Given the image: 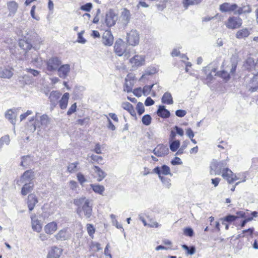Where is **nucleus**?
I'll return each instance as SVG.
<instances>
[{"instance_id": "42", "label": "nucleus", "mask_w": 258, "mask_h": 258, "mask_svg": "<svg viewBox=\"0 0 258 258\" xmlns=\"http://www.w3.org/2000/svg\"><path fill=\"white\" fill-rule=\"evenodd\" d=\"M90 158L91 159V163L93 164L98 163V164H103L101 163V161L103 160V158L100 156L92 155L90 156Z\"/></svg>"}, {"instance_id": "50", "label": "nucleus", "mask_w": 258, "mask_h": 258, "mask_svg": "<svg viewBox=\"0 0 258 258\" xmlns=\"http://www.w3.org/2000/svg\"><path fill=\"white\" fill-rule=\"evenodd\" d=\"M182 247L184 249L187 251V254H192L195 252V247L193 246L189 247L186 245H183Z\"/></svg>"}, {"instance_id": "10", "label": "nucleus", "mask_w": 258, "mask_h": 258, "mask_svg": "<svg viewBox=\"0 0 258 258\" xmlns=\"http://www.w3.org/2000/svg\"><path fill=\"white\" fill-rule=\"evenodd\" d=\"M63 249L56 246L51 247L48 252L47 258H62Z\"/></svg>"}, {"instance_id": "59", "label": "nucleus", "mask_w": 258, "mask_h": 258, "mask_svg": "<svg viewBox=\"0 0 258 258\" xmlns=\"http://www.w3.org/2000/svg\"><path fill=\"white\" fill-rule=\"evenodd\" d=\"M134 94L137 97H140L143 93V89L141 88L135 89L133 91Z\"/></svg>"}, {"instance_id": "46", "label": "nucleus", "mask_w": 258, "mask_h": 258, "mask_svg": "<svg viewBox=\"0 0 258 258\" xmlns=\"http://www.w3.org/2000/svg\"><path fill=\"white\" fill-rule=\"evenodd\" d=\"M136 109L137 110V112L139 115H142L145 111V107L143 104L139 102L136 106Z\"/></svg>"}, {"instance_id": "61", "label": "nucleus", "mask_w": 258, "mask_h": 258, "mask_svg": "<svg viewBox=\"0 0 258 258\" xmlns=\"http://www.w3.org/2000/svg\"><path fill=\"white\" fill-rule=\"evenodd\" d=\"M186 112L184 110L179 109L176 111L175 114L176 116L182 117L185 115Z\"/></svg>"}, {"instance_id": "18", "label": "nucleus", "mask_w": 258, "mask_h": 258, "mask_svg": "<svg viewBox=\"0 0 258 258\" xmlns=\"http://www.w3.org/2000/svg\"><path fill=\"white\" fill-rule=\"evenodd\" d=\"M7 8L9 11V16H14L18 9V4L15 1H10L7 3Z\"/></svg>"}, {"instance_id": "60", "label": "nucleus", "mask_w": 258, "mask_h": 258, "mask_svg": "<svg viewBox=\"0 0 258 258\" xmlns=\"http://www.w3.org/2000/svg\"><path fill=\"white\" fill-rule=\"evenodd\" d=\"M171 163L173 165H181V164H182V162L181 161V159L179 157H176L174 158V159H173L171 161Z\"/></svg>"}, {"instance_id": "17", "label": "nucleus", "mask_w": 258, "mask_h": 258, "mask_svg": "<svg viewBox=\"0 0 258 258\" xmlns=\"http://www.w3.org/2000/svg\"><path fill=\"white\" fill-rule=\"evenodd\" d=\"M61 95V93L56 91H52L49 96V99L50 102L51 106L54 107L58 102Z\"/></svg>"}, {"instance_id": "13", "label": "nucleus", "mask_w": 258, "mask_h": 258, "mask_svg": "<svg viewBox=\"0 0 258 258\" xmlns=\"http://www.w3.org/2000/svg\"><path fill=\"white\" fill-rule=\"evenodd\" d=\"M169 150L167 146L163 145H158L154 150V153L158 157H162L166 155Z\"/></svg>"}, {"instance_id": "11", "label": "nucleus", "mask_w": 258, "mask_h": 258, "mask_svg": "<svg viewBox=\"0 0 258 258\" xmlns=\"http://www.w3.org/2000/svg\"><path fill=\"white\" fill-rule=\"evenodd\" d=\"M102 41L105 46H111L114 42V37L110 30H105L102 36Z\"/></svg>"}, {"instance_id": "27", "label": "nucleus", "mask_w": 258, "mask_h": 258, "mask_svg": "<svg viewBox=\"0 0 258 258\" xmlns=\"http://www.w3.org/2000/svg\"><path fill=\"white\" fill-rule=\"evenodd\" d=\"M33 187L34 184L33 182L26 183L22 187L21 193L23 196H26L33 190Z\"/></svg>"}, {"instance_id": "45", "label": "nucleus", "mask_w": 258, "mask_h": 258, "mask_svg": "<svg viewBox=\"0 0 258 258\" xmlns=\"http://www.w3.org/2000/svg\"><path fill=\"white\" fill-rule=\"evenodd\" d=\"M10 142V137L8 135H5L0 139V148L4 145H9Z\"/></svg>"}, {"instance_id": "48", "label": "nucleus", "mask_w": 258, "mask_h": 258, "mask_svg": "<svg viewBox=\"0 0 258 258\" xmlns=\"http://www.w3.org/2000/svg\"><path fill=\"white\" fill-rule=\"evenodd\" d=\"M92 8V4L90 3H87L84 5H82L80 7V9L82 11L89 12L91 11Z\"/></svg>"}, {"instance_id": "21", "label": "nucleus", "mask_w": 258, "mask_h": 258, "mask_svg": "<svg viewBox=\"0 0 258 258\" xmlns=\"http://www.w3.org/2000/svg\"><path fill=\"white\" fill-rule=\"evenodd\" d=\"M57 229V225L55 222H51L47 224L44 227L45 232L48 234H52Z\"/></svg>"}, {"instance_id": "12", "label": "nucleus", "mask_w": 258, "mask_h": 258, "mask_svg": "<svg viewBox=\"0 0 258 258\" xmlns=\"http://www.w3.org/2000/svg\"><path fill=\"white\" fill-rule=\"evenodd\" d=\"M115 53L119 56H122L125 52L124 42L121 40L116 41L114 46Z\"/></svg>"}, {"instance_id": "52", "label": "nucleus", "mask_w": 258, "mask_h": 258, "mask_svg": "<svg viewBox=\"0 0 258 258\" xmlns=\"http://www.w3.org/2000/svg\"><path fill=\"white\" fill-rule=\"evenodd\" d=\"M84 33V31H82L78 34L77 42L80 43H85L86 41V39L83 37V35Z\"/></svg>"}, {"instance_id": "38", "label": "nucleus", "mask_w": 258, "mask_h": 258, "mask_svg": "<svg viewBox=\"0 0 258 258\" xmlns=\"http://www.w3.org/2000/svg\"><path fill=\"white\" fill-rule=\"evenodd\" d=\"M121 17L126 22H128L131 18V13L128 10L124 8L121 13Z\"/></svg>"}, {"instance_id": "34", "label": "nucleus", "mask_w": 258, "mask_h": 258, "mask_svg": "<svg viewBox=\"0 0 258 258\" xmlns=\"http://www.w3.org/2000/svg\"><path fill=\"white\" fill-rule=\"evenodd\" d=\"M34 172L32 170L26 171L21 176V179L24 180H32L33 178Z\"/></svg>"}, {"instance_id": "40", "label": "nucleus", "mask_w": 258, "mask_h": 258, "mask_svg": "<svg viewBox=\"0 0 258 258\" xmlns=\"http://www.w3.org/2000/svg\"><path fill=\"white\" fill-rule=\"evenodd\" d=\"M86 229L89 235L93 238L96 232V229L93 225L92 224H87L86 225Z\"/></svg>"}, {"instance_id": "32", "label": "nucleus", "mask_w": 258, "mask_h": 258, "mask_svg": "<svg viewBox=\"0 0 258 258\" xmlns=\"http://www.w3.org/2000/svg\"><path fill=\"white\" fill-rule=\"evenodd\" d=\"M237 219V217L234 215H228L222 218L221 220L222 221V224H225V222L230 224L234 222Z\"/></svg>"}, {"instance_id": "24", "label": "nucleus", "mask_w": 258, "mask_h": 258, "mask_svg": "<svg viewBox=\"0 0 258 258\" xmlns=\"http://www.w3.org/2000/svg\"><path fill=\"white\" fill-rule=\"evenodd\" d=\"M69 93H65L62 96L61 99L59 101V106L61 109H64L68 106L69 99Z\"/></svg>"}, {"instance_id": "43", "label": "nucleus", "mask_w": 258, "mask_h": 258, "mask_svg": "<svg viewBox=\"0 0 258 258\" xmlns=\"http://www.w3.org/2000/svg\"><path fill=\"white\" fill-rule=\"evenodd\" d=\"M152 117L149 114L144 115L142 118V123L145 125H149L151 124Z\"/></svg>"}, {"instance_id": "56", "label": "nucleus", "mask_w": 258, "mask_h": 258, "mask_svg": "<svg viewBox=\"0 0 258 258\" xmlns=\"http://www.w3.org/2000/svg\"><path fill=\"white\" fill-rule=\"evenodd\" d=\"M77 108V104L76 103H74L71 105L70 108L69 109L67 114L69 115H71L72 113H74L76 111Z\"/></svg>"}, {"instance_id": "35", "label": "nucleus", "mask_w": 258, "mask_h": 258, "mask_svg": "<svg viewBox=\"0 0 258 258\" xmlns=\"http://www.w3.org/2000/svg\"><path fill=\"white\" fill-rule=\"evenodd\" d=\"M13 72L10 69H4L0 72V76L4 78H10L13 76Z\"/></svg>"}, {"instance_id": "37", "label": "nucleus", "mask_w": 258, "mask_h": 258, "mask_svg": "<svg viewBox=\"0 0 258 258\" xmlns=\"http://www.w3.org/2000/svg\"><path fill=\"white\" fill-rule=\"evenodd\" d=\"M91 187L95 192L100 195H102L105 189L103 185L99 184H91Z\"/></svg>"}, {"instance_id": "28", "label": "nucleus", "mask_w": 258, "mask_h": 258, "mask_svg": "<svg viewBox=\"0 0 258 258\" xmlns=\"http://www.w3.org/2000/svg\"><path fill=\"white\" fill-rule=\"evenodd\" d=\"M162 102L165 104H172L173 103L172 95L169 92H165L162 97Z\"/></svg>"}, {"instance_id": "5", "label": "nucleus", "mask_w": 258, "mask_h": 258, "mask_svg": "<svg viewBox=\"0 0 258 258\" xmlns=\"http://www.w3.org/2000/svg\"><path fill=\"white\" fill-rule=\"evenodd\" d=\"M242 20L239 17L230 16L225 22V25L229 29L239 28L242 25Z\"/></svg>"}, {"instance_id": "16", "label": "nucleus", "mask_w": 258, "mask_h": 258, "mask_svg": "<svg viewBox=\"0 0 258 258\" xmlns=\"http://www.w3.org/2000/svg\"><path fill=\"white\" fill-rule=\"evenodd\" d=\"M57 71L59 77L65 78L70 71V66L68 64L61 65L58 67Z\"/></svg>"}, {"instance_id": "30", "label": "nucleus", "mask_w": 258, "mask_h": 258, "mask_svg": "<svg viewBox=\"0 0 258 258\" xmlns=\"http://www.w3.org/2000/svg\"><path fill=\"white\" fill-rule=\"evenodd\" d=\"M19 45L21 48L25 50H29L32 47L31 44L24 38L19 40Z\"/></svg>"}, {"instance_id": "7", "label": "nucleus", "mask_w": 258, "mask_h": 258, "mask_svg": "<svg viewBox=\"0 0 258 258\" xmlns=\"http://www.w3.org/2000/svg\"><path fill=\"white\" fill-rule=\"evenodd\" d=\"M226 166V163L225 161H214L210 165V174L212 175H219L221 172L222 169Z\"/></svg>"}, {"instance_id": "3", "label": "nucleus", "mask_w": 258, "mask_h": 258, "mask_svg": "<svg viewBox=\"0 0 258 258\" xmlns=\"http://www.w3.org/2000/svg\"><path fill=\"white\" fill-rule=\"evenodd\" d=\"M222 176L230 184L239 180L236 183V185L245 181L246 179V177L244 173L234 174L228 168H224L222 169Z\"/></svg>"}, {"instance_id": "47", "label": "nucleus", "mask_w": 258, "mask_h": 258, "mask_svg": "<svg viewBox=\"0 0 258 258\" xmlns=\"http://www.w3.org/2000/svg\"><path fill=\"white\" fill-rule=\"evenodd\" d=\"M77 122L80 125H88L90 123V118L89 117H86L83 119H79L77 120Z\"/></svg>"}, {"instance_id": "26", "label": "nucleus", "mask_w": 258, "mask_h": 258, "mask_svg": "<svg viewBox=\"0 0 258 258\" xmlns=\"http://www.w3.org/2000/svg\"><path fill=\"white\" fill-rule=\"evenodd\" d=\"M93 169L97 175V181H102L106 176V174L98 166H94Z\"/></svg>"}, {"instance_id": "55", "label": "nucleus", "mask_w": 258, "mask_h": 258, "mask_svg": "<svg viewBox=\"0 0 258 258\" xmlns=\"http://www.w3.org/2000/svg\"><path fill=\"white\" fill-rule=\"evenodd\" d=\"M253 231V228H249L247 229L244 230L242 231V233L243 234V235L242 237H243L247 236L246 233H247L250 237H252Z\"/></svg>"}, {"instance_id": "20", "label": "nucleus", "mask_w": 258, "mask_h": 258, "mask_svg": "<svg viewBox=\"0 0 258 258\" xmlns=\"http://www.w3.org/2000/svg\"><path fill=\"white\" fill-rule=\"evenodd\" d=\"M32 227L34 231L40 232L42 230V226L39 221L36 219L35 214H33L31 217Z\"/></svg>"}, {"instance_id": "9", "label": "nucleus", "mask_w": 258, "mask_h": 258, "mask_svg": "<svg viewBox=\"0 0 258 258\" xmlns=\"http://www.w3.org/2000/svg\"><path fill=\"white\" fill-rule=\"evenodd\" d=\"M61 64V61L57 57H53L46 61V69L49 72L57 70Z\"/></svg>"}, {"instance_id": "15", "label": "nucleus", "mask_w": 258, "mask_h": 258, "mask_svg": "<svg viewBox=\"0 0 258 258\" xmlns=\"http://www.w3.org/2000/svg\"><path fill=\"white\" fill-rule=\"evenodd\" d=\"M38 202V198L34 194H31L28 195L27 198V205L30 211H32Z\"/></svg>"}, {"instance_id": "29", "label": "nucleus", "mask_w": 258, "mask_h": 258, "mask_svg": "<svg viewBox=\"0 0 258 258\" xmlns=\"http://www.w3.org/2000/svg\"><path fill=\"white\" fill-rule=\"evenodd\" d=\"M5 117L11 123H14L16 119V115L15 112L11 109H8L5 113Z\"/></svg>"}, {"instance_id": "58", "label": "nucleus", "mask_w": 258, "mask_h": 258, "mask_svg": "<svg viewBox=\"0 0 258 258\" xmlns=\"http://www.w3.org/2000/svg\"><path fill=\"white\" fill-rule=\"evenodd\" d=\"M218 147L222 149H228L229 146L227 142L225 141H221L220 144L218 145Z\"/></svg>"}, {"instance_id": "63", "label": "nucleus", "mask_w": 258, "mask_h": 258, "mask_svg": "<svg viewBox=\"0 0 258 258\" xmlns=\"http://www.w3.org/2000/svg\"><path fill=\"white\" fill-rule=\"evenodd\" d=\"M70 188L72 190H76L78 187V185L76 181L74 180H71L69 182Z\"/></svg>"}, {"instance_id": "2", "label": "nucleus", "mask_w": 258, "mask_h": 258, "mask_svg": "<svg viewBox=\"0 0 258 258\" xmlns=\"http://www.w3.org/2000/svg\"><path fill=\"white\" fill-rule=\"evenodd\" d=\"M219 9L222 12H232L239 15L243 13H249L252 9L250 6L238 7L236 4H230L229 3H224L220 5Z\"/></svg>"}, {"instance_id": "41", "label": "nucleus", "mask_w": 258, "mask_h": 258, "mask_svg": "<svg viewBox=\"0 0 258 258\" xmlns=\"http://www.w3.org/2000/svg\"><path fill=\"white\" fill-rule=\"evenodd\" d=\"M79 164L78 162L70 163L67 168V170L70 173L75 172L77 170V166Z\"/></svg>"}, {"instance_id": "57", "label": "nucleus", "mask_w": 258, "mask_h": 258, "mask_svg": "<svg viewBox=\"0 0 258 258\" xmlns=\"http://www.w3.org/2000/svg\"><path fill=\"white\" fill-rule=\"evenodd\" d=\"M93 152H94L97 154H102L101 146L99 143H96L95 144L94 149H93Z\"/></svg>"}, {"instance_id": "64", "label": "nucleus", "mask_w": 258, "mask_h": 258, "mask_svg": "<svg viewBox=\"0 0 258 258\" xmlns=\"http://www.w3.org/2000/svg\"><path fill=\"white\" fill-rule=\"evenodd\" d=\"M154 104V101L150 97H148L145 101V104L147 106L152 105Z\"/></svg>"}, {"instance_id": "4", "label": "nucleus", "mask_w": 258, "mask_h": 258, "mask_svg": "<svg viewBox=\"0 0 258 258\" xmlns=\"http://www.w3.org/2000/svg\"><path fill=\"white\" fill-rule=\"evenodd\" d=\"M153 172L158 175L162 182L164 184L166 187H169L171 185L170 183V179L165 177V175H172L171 170L169 166L166 165H163L161 167L157 166L153 170Z\"/></svg>"}, {"instance_id": "36", "label": "nucleus", "mask_w": 258, "mask_h": 258, "mask_svg": "<svg viewBox=\"0 0 258 258\" xmlns=\"http://www.w3.org/2000/svg\"><path fill=\"white\" fill-rule=\"evenodd\" d=\"M134 86L133 80H125V82L124 85V90L127 92H131L132 91Z\"/></svg>"}, {"instance_id": "39", "label": "nucleus", "mask_w": 258, "mask_h": 258, "mask_svg": "<svg viewBox=\"0 0 258 258\" xmlns=\"http://www.w3.org/2000/svg\"><path fill=\"white\" fill-rule=\"evenodd\" d=\"M217 74L225 81H228L230 78V75L224 70L218 72Z\"/></svg>"}, {"instance_id": "14", "label": "nucleus", "mask_w": 258, "mask_h": 258, "mask_svg": "<svg viewBox=\"0 0 258 258\" xmlns=\"http://www.w3.org/2000/svg\"><path fill=\"white\" fill-rule=\"evenodd\" d=\"M130 62L135 67H140L144 65L145 62V56L143 55H135L130 59Z\"/></svg>"}, {"instance_id": "51", "label": "nucleus", "mask_w": 258, "mask_h": 258, "mask_svg": "<svg viewBox=\"0 0 258 258\" xmlns=\"http://www.w3.org/2000/svg\"><path fill=\"white\" fill-rule=\"evenodd\" d=\"M183 234L185 236L192 237L194 235V232L191 228L186 227L183 229Z\"/></svg>"}, {"instance_id": "53", "label": "nucleus", "mask_w": 258, "mask_h": 258, "mask_svg": "<svg viewBox=\"0 0 258 258\" xmlns=\"http://www.w3.org/2000/svg\"><path fill=\"white\" fill-rule=\"evenodd\" d=\"M66 232L64 230H60L56 235V238L57 239L64 240L66 238Z\"/></svg>"}, {"instance_id": "1", "label": "nucleus", "mask_w": 258, "mask_h": 258, "mask_svg": "<svg viewBox=\"0 0 258 258\" xmlns=\"http://www.w3.org/2000/svg\"><path fill=\"white\" fill-rule=\"evenodd\" d=\"M74 204L77 207V213L81 215L82 212L87 218H90L92 214V206L90 204L89 200L85 197H81L74 199Z\"/></svg>"}, {"instance_id": "31", "label": "nucleus", "mask_w": 258, "mask_h": 258, "mask_svg": "<svg viewBox=\"0 0 258 258\" xmlns=\"http://www.w3.org/2000/svg\"><path fill=\"white\" fill-rule=\"evenodd\" d=\"M251 87L250 88L251 92H254L258 89V73L255 75L251 80Z\"/></svg>"}, {"instance_id": "44", "label": "nucleus", "mask_w": 258, "mask_h": 258, "mask_svg": "<svg viewBox=\"0 0 258 258\" xmlns=\"http://www.w3.org/2000/svg\"><path fill=\"white\" fill-rule=\"evenodd\" d=\"M180 146V141L179 140H175L173 141L170 144V149L173 151H176Z\"/></svg>"}, {"instance_id": "8", "label": "nucleus", "mask_w": 258, "mask_h": 258, "mask_svg": "<svg viewBox=\"0 0 258 258\" xmlns=\"http://www.w3.org/2000/svg\"><path fill=\"white\" fill-rule=\"evenodd\" d=\"M117 20V16L113 9H110L105 15V23L107 27L114 26Z\"/></svg>"}, {"instance_id": "49", "label": "nucleus", "mask_w": 258, "mask_h": 258, "mask_svg": "<svg viewBox=\"0 0 258 258\" xmlns=\"http://www.w3.org/2000/svg\"><path fill=\"white\" fill-rule=\"evenodd\" d=\"M153 86V84L151 85H146L143 88V94L145 96H147L149 94L150 91H151L152 87Z\"/></svg>"}, {"instance_id": "54", "label": "nucleus", "mask_w": 258, "mask_h": 258, "mask_svg": "<svg viewBox=\"0 0 258 258\" xmlns=\"http://www.w3.org/2000/svg\"><path fill=\"white\" fill-rule=\"evenodd\" d=\"M77 177L78 181L81 184H83L86 181V179L84 176V175L81 172L77 173Z\"/></svg>"}, {"instance_id": "23", "label": "nucleus", "mask_w": 258, "mask_h": 258, "mask_svg": "<svg viewBox=\"0 0 258 258\" xmlns=\"http://www.w3.org/2000/svg\"><path fill=\"white\" fill-rule=\"evenodd\" d=\"M121 107L123 109L130 113L132 116L136 117V112L133 105L131 103L128 102H123L121 104Z\"/></svg>"}, {"instance_id": "62", "label": "nucleus", "mask_w": 258, "mask_h": 258, "mask_svg": "<svg viewBox=\"0 0 258 258\" xmlns=\"http://www.w3.org/2000/svg\"><path fill=\"white\" fill-rule=\"evenodd\" d=\"M32 113V111L27 110L26 112L22 114L20 116V120L22 121L25 119L28 115H31Z\"/></svg>"}, {"instance_id": "6", "label": "nucleus", "mask_w": 258, "mask_h": 258, "mask_svg": "<svg viewBox=\"0 0 258 258\" xmlns=\"http://www.w3.org/2000/svg\"><path fill=\"white\" fill-rule=\"evenodd\" d=\"M126 41L130 45L132 46L138 45L140 41V35L139 32L136 30H131L127 34Z\"/></svg>"}, {"instance_id": "19", "label": "nucleus", "mask_w": 258, "mask_h": 258, "mask_svg": "<svg viewBox=\"0 0 258 258\" xmlns=\"http://www.w3.org/2000/svg\"><path fill=\"white\" fill-rule=\"evenodd\" d=\"M250 34L249 30L244 28L238 30L235 34V37L238 39H242L248 37Z\"/></svg>"}, {"instance_id": "33", "label": "nucleus", "mask_w": 258, "mask_h": 258, "mask_svg": "<svg viewBox=\"0 0 258 258\" xmlns=\"http://www.w3.org/2000/svg\"><path fill=\"white\" fill-rule=\"evenodd\" d=\"M203 0H183L182 4L184 8L187 9L189 6L198 5Z\"/></svg>"}, {"instance_id": "22", "label": "nucleus", "mask_w": 258, "mask_h": 258, "mask_svg": "<svg viewBox=\"0 0 258 258\" xmlns=\"http://www.w3.org/2000/svg\"><path fill=\"white\" fill-rule=\"evenodd\" d=\"M141 220L145 226H147L149 227L158 228L160 226L156 221L154 219L149 218V216L147 217V220L143 218Z\"/></svg>"}, {"instance_id": "25", "label": "nucleus", "mask_w": 258, "mask_h": 258, "mask_svg": "<svg viewBox=\"0 0 258 258\" xmlns=\"http://www.w3.org/2000/svg\"><path fill=\"white\" fill-rule=\"evenodd\" d=\"M157 113L158 115L162 118H168L170 116V112L165 108L164 106H159Z\"/></svg>"}]
</instances>
